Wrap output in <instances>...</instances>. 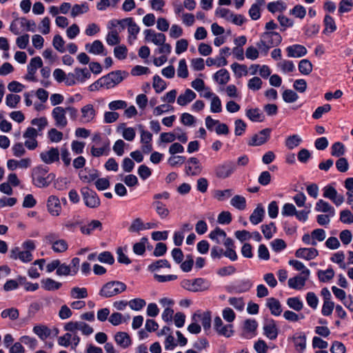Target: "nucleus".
Wrapping results in <instances>:
<instances>
[{"instance_id":"nucleus-64","label":"nucleus","mask_w":353,"mask_h":353,"mask_svg":"<svg viewBox=\"0 0 353 353\" xmlns=\"http://www.w3.org/2000/svg\"><path fill=\"white\" fill-rule=\"evenodd\" d=\"M65 41L62 37L59 34H56L52 40V46L53 47L59 52L63 53L65 51V48L64 47Z\"/></svg>"},{"instance_id":"nucleus-6","label":"nucleus","mask_w":353,"mask_h":353,"mask_svg":"<svg viewBox=\"0 0 353 353\" xmlns=\"http://www.w3.org/2000/svg\"><path fill=\"white\" fill-rule=\"evenodd\" d=\"M90 77L91 74L87 68H76L73 72L68 74L66 85L71 86L77 83H83Z\"/></svg>"},{"instance_id":"nucleus-20","label":"nucleus","mask_w":353,"mask_h":353,"mask_svg":"<svg viewBox=\"0 0 353 353\" xmlns=\"http://www.w3.org/2000/svg\"><path fill=\"white\" fill-rule=\"evenodd\" d=\"M192 321L201 323L204 330L208 331L211 327V314L210 312H195L192 316Z\"/></svg>"},{"instance_id":"nucleus-54","label":"nucleus","mask_w":353,"mask_h":353,"mask_svg":"<svg viewBox=\"0 0 353 353\" xmlns=\"http://www.w3.org/2000/svg\"><path fill=\"white\" fill-rule=\"evenodd\" d=\"M124 124H122L119 130H122V137L124 139L128 141H132L136 136L135 130L133 128H125Z\"/></svg>"},{"instance_id":"nucleus-56","label":"nucleus","mask_w":353,"mask_h":353,"mask_svg":"<svg viewBox=\"0 0 353 353\" xmlns=\"http://www.w3.org/2000/svg\"><path fill=\"white\" fill-rule=\"evenodd\" d=\"M70 296L75 299H85L88 296V291L85 288L74 287L70 290Z\"/></svg>"},{"instance_id":"nucleus-53","label":"nucleus","mask_w":353,"mask_h":353,"mask_svg":"<svg viewBox=\"0 0 353 353\" xmlns=\"http://www.w3.org/2000/svg\"><path fill=\"white\" fill-rule=\"evenodd\" d=\"M345 254L343 251H339L332 254L330 261L333 263H337L341 269H345L347 265L344 262Z\"/></svg>"},{"instance_id":"nucleus-2","label":"nucleus","mask_w":353,"mask_h":353,"mask_svg":"<svg viewBox=\"0 0 353 353\" xmlns=\"http://www.w3.org/2000/svg\"><path fill=\"white\" fill-rule=\"evenodd\" d=\"M282 41L281 34L275 31L264 32L260 35L259 41L256 43L261 53L267 55L270 49L278 46Z\"/></svg>"},{"instance_id":"nucleus-59","label":"nucleus","mask_w":353,"mask_h":353,"mask_svg":"<svg viewBox=\"0 0 353 353\" xmlns=\"http://www.w3.org/2000/svg\"><path fill=\"white\" fill-rule=\"evenodd\" d=\"M345 152V148L341 142L334 143L331 148V154L334 157H341Z\"/></svg>"},{"instance_id":"nucleus-62","label":"nucleus","mask_w":353,"mask_h":353,"mask_svg":"<svg viewBox=\"0 0 353 353\" xmlns=\"http://www.w3.org/2000/svg\"><path fill=\"white\" fill-rule=\"evenodd\" d=\"M231 69L237 77H241L248 74L247 67L238 63H234L231 65Z\"/></svg>"},{"instance_id":"nucleus-18","label":"nucleus","mask_w":353,"mask_h":353,"mask_svg":"<svg viewBox=\"0 0 353 353\" xmlns=\"http://www.w3.org/2000/svg\"><path fill=\"white\" fill-rule=\"evenodd\" d=\"M143 34L145 41L151 42L156 46L163 44L166 40V37L164 34L157 32L152 29L145 30Z\"/></svg>"},{"instance_id":"nucleus-29","label":"nucleus","mask_w":353,"mask_h":353,"mask_svg":"<svg viewBox=\"0 0 353 353\" xmlns=\"http://www.w3.org/2000/svg\"><path fill=\"white\" fill-rule=\"evenodd\" d=\"M265 305L274 316H280L283 312L280 301L274 297L267 299Z\"/></svg>"},{"instance_id":"nucleus-58","label":"nucleus","mask_w":353,"mask_h":353,"mask_svg":"<svg viewBox=\"0 0 353 353\" xmlns=\"http://www.w3.org/2000/svg\"><path fill=\"white\" fill-rule=\"evenodd\" d=\"M106 43L110 46L117 45L121 42L119 33L117 30L110 31L105 37Z\"/></svg>"},{"instance_id":"nucleus-44","label":"nucleus","mask_w":353,"mask_h":353,"mask_svg":"<svg viewBox=\"0 0 353 353\" xmlns=\"http://www.w3.org/2000/svg\"><path fill=\"white\" fill-rule=\"evenodd\" d=\"M335 272L332 268H328L325 270H319L317 276L321 282L327 283L331 281L334 276Z\"/></svg>"},{"instance_id":"nucleus-9","label":"nucleus","mask_w":353,"mask_h":353,"mask_svg":"<svg viewBox=\"0 0 353 353\" xmlns=\"http://www.w3.org/2000/svg\"><path fill=\"white\" fill-rule=\"evenodd\" d=\"M67 332H74L79 330L83 334L88 336L93 333V328L84 321H69L64 325Z\"/></svg>"},{"instance_id":"nucleus-32","label":"nucleus","mask_w":353,"mask_h":353,"mask_svg":"<svg viewBox=\"0 0 353 353\" xmlns=\"http://www.w3.org/2000/svg\"><path fill=\"white\" fill-rule=\"evenodd\" d=\"M263 333L270 340H274L276 339L278 336V328L273 320L264 325Z\"/></svg>"},{"instance_id":"nucleus-17","label":"nucleus","mask_w":353,"mask_h":353,"mask_svg":"<svg viewBox=\"0 0 353 353\" xmlns=\"http://www.w3.org/2000/svg\"><path fill=\"white\" fill-rule=\"evenodd\" d=\"M271 130L265 128L258 134H254L248 141V145L252 146H259L265 143L270 137Z\"/></svg>"},{"instance_id":"nucleus-38","label":"nucleus","mask_w":353,"mask_h":353,"mask_svg":"<svg viewBox=\"0 0 353 353\" xmlns=\"http://www.w3.org/2000/svg\"><path fill=\"white\" fill-rule=\"evenodd\" d=\"M247 117L253 122H261L265 117L259 108H250L245 111Z\"/></svg>"},{"instance_id":"nucleus-34","label":"nucleus","mask_w":353,"mask_h":353,"mask_svg":"<svg viewBox=\"0 0 353 353\" xmlns=\"http://www.w3.org/2000/svg\"><path fill=\"white\" fill-rule=\"evenodd\" d=\"M314 210L316 212L330 213V215H335L334 208L328 202L323 199H319L316 202Z\"/></svg>"},{"instance_id":"nucleus-3","label":"nucleus","mask_w":353,"mask_h":353,"mask_svg":"<svg viewBox=\"0 0 353 353\" xmlns=\"http://www.w3.org/2000/svg\"><path fill=\"white\" fill-rule=\"evenodd\" d=\"M32 178L35 186L43 188L48 187L52 183L55 175L53 173H49L48 168L39 165L32 170Z\"/></svg>"},{"instance_id":"nucleus-4","label":"nucleus","mask_w":353,"mask_h":353,"mask_svg":"<svg viewBox=\"0 0 353 353\" xmlns=\"http://www.w3.org/2000/svg\"><path fill=\"white\" fill-rule=\"evenodd\" d=\"M181 286L188 291L197 292L208 290L210 287V283L203 278L183 279L181 282Z\"/></svg>"},{"instance_id":"nucleus-46","label":"nucleus","mask_w":353,"mask_h":353,"mask_svg":"<svg viewBox=\"0 0 353 353\" xmlns=\"http://www.w3.org/2000/svg\"><path fill=\"white\" fill-rule=\"evenodd\" d=\"M288 306L296 311L299 312L303 308V303L299 297H290L286 300Z\"/></svg>"},{"instance_id":"nucleus-21","label":"nucleus","mask_w":353,"mask_h":353,"mask_svg":"<svg viewBox=\"0 0 353 353\" xmlns=\"http://www.w3.org/2000/svg\"><path fill=\"white\" fill-rule=\"evenodd\" d=\"M41 161L46 164H52L59 159V151L57 148H51L39 154Z\"/></svg>"},{"instance_id":"nucleus-30","label":"nucleus","mask_w":353,"mask_h":353,"mask_svg":"<svg viewBox=\"0 0 353 353\" xmlns=\"http://www.w3.org/2000/svg\"><path fill=\"white\" fill-rule=\"evenodd\" d=\"M196 97V93L192 90L188 88L183 93L179 95L176 101L179 105L185 106L195 99Z\"/></svg>"},{"instance_id":"nucleus-15","label":"nucleus","mask_w":353,"mask_h":353,"mask_svg":"<svg viewBox=\"0 0 353 353\" xmlns=\"http://www.w3.org/2000/svg\"><path fill=\"white\" fill-rule=\"evenodd\" d=\"M310 272V270H305L303 274H299L294 277L290 278L288 280V286L294 290H301L305 285L307 280L309 278Z\"/></svg>"},{"instance_id":"nucleus-13","label":"nucleus","mask_w":353,"mask_h":353,"mask_svg":"<svg viewBox=\"0 0 353 353\" xmlns=\"http://www.w3.org/2000/svg\"><path fill=\"white\" fill-rule=\"evenodd\" d=\"M43 62L40 57H35L32 58L29 64L28 65L27 70L28 73L25 77V79L30 81H37V79L35 77L37 70L41 68Z\"/></svg>"},{"instance_id":"nucleus-35","label":"nucleus","mask_w":353,"mask_h":353,"mask_svg":"<svg viewBox=\"0 0 353 353\" xmlns=\"http://www.w3.org/2000/svg\"><path fill=\"white\" fill-rule=\"evenodd\" d=\"M114 340L117 345L123 348H126L131 345L130 336L124 332H119L114 336Z\"/></svg>"},{"instance_id":"nucleus-33","label":"nucleus","mask_w":353,"mask_h":353,"mask_svg":"<svg viewBox=\"0 0 353 353\" xmlns=\"http://www.w3.org/2000/svg\"><path fill=\"white\" fill-rule=\"evenodd\" d=\"M265 0H256L249 10V15L252 20H258L261 17V7L265 5Z\"/></svg>"},{"instance_id":"nucleus-37","label":"nucleus","mask_w":353,"mask_h":353,"mask_svg":"<svg viewBox=\"0 0 353 353\" xmlns=\"http://www.w3.org/2000/svg\"><path fill=\"white\" fill-rule=\"evenodd\" d=\"M41 288L47 291H54L59 289L62 284L55 280L46 278L41 281Z\"/></svg>"},{"instance_id":"nucleus-49","label":"nucleus","mask_w":353,"mask_h":353,"mask_svg":"<svg viewBox=\"0 0 353 353\" xmlns=\"http://www.w3.org/2000/svg\"><path fill=\"white\" fill-rule=\"evenodd\" d=\"M277 67L283 73L292 72L295 70L294 64L292 61L283 59L277 63Z\"/></svg>"},{"instance_id":"nucleus-7","label":"nucleus","mask_w":353,"mask_h":353,"mask_svg":"<svg viewBox=\"0 0 353 353\" xmlns=\"http://www.w3.org/2000/svg\"><path fill=\"white\" fill-rule=\"evenodd\" d=\"M236 170L234 161L227 160L218 164L214 168V174L218 179H225L230 177Z\"/></svg>"},{"instance_id":"nucleus-39","label":"nucleus","mask_w":353,"mask_h":353,"mask_svg":"<svg viewBox=\"0 0 353 353\" xmlns=\"http://www.w3.org/2000/svg\"><path fill=\"white\" fill-rule=\"evenodd\" d=\"M252 283L248 280H242L235 283L232 287V291L235 293H243L250 290L252 288Z\"/></svg>"},{"instance_id":"nucleus-55","label":"nucleus","mask_w":353,"mask_h":353,"mask_svg":"<svg viewBox=\"0 0 353 353\" xmlns=\"http://www.w3.org/2000/svg\"><path fill=\"white\" fill-rule=\"evenodd\" d=\"M148 243V239L146 237L141 239L139 242H137L133 245V252L137 255H143L145 252V245Z\"/></svg>"},{"instance_id":"nucleus-51","label":"nucleus","mask_w":353,"mask_h":353,"mask_svg":"<svg viewBox=\"0 0 353 353\" xmlns=\"http://www.w3.org/2000/svg\"><path fill=\"white\" fill-rule=\"evenodd\" d=\"M306 8L300 4L294 6L292 9L290 10L289 14L294 16L296 18L303 19L306 15Z\"/></svg>"},{"instance_id":"nucleus-16","label":"nucleus","mask_w":353,"mask_h":353,"mask_svg":"<svg viewBox=\"0 0 353 353\" xmlns=\"http://www.w3.org/2000/svg\"><path fill=\"white\" fill-rule=\"evenodd\" d=\"M323 196L331 200L336 206L341 205L344 202V196L339 194L334 187L327 185L323 188Z\"/></svg>"},{"instance_id":"nucleus-10","label":"nucleus","mask_w":353,"mask_h":353,"mask_svg":"<svg viewBox=\"0 0 353 353\" xmlns=\"http://www.w3.org/2000/svg\"><path fill=\"white\" fill-rule=\"evenodd\" d=\"M213 325L214 329L220 336L230 338L234 334L233 325L232 324L224 325L219 316L214 318Z\"/></svg>"},{"instance_id":"nucleus-36","label":"nucleus","mask_w":353,"mask_h":353,"mask_svg":"<svg viewBox=\"0 0 353 353\" xmlns=\"http://www.w3.org/2000/svg\"><path fill=\"white\" fill-rule=\"evenodd\" d=\"M94 230H102V224L98 220H92L88 225H81L80 228L81 232L87 235L90 234Z\"/></svg>"},{"instance_id":"nucleus-25","label":"nucleus","mask_w":353,"mask_h":353,"mask_svg":"<svg viewBox=\"0 0 353 353\" xmlns=\"http://www.w3.org/2000/svg\"><path fill=\"white\" fill-rule=\"evenodd\" d=\"M319 254V252L314 248H303L296 250L295 256L297 258L303 259L307 261L314 259Z\"/></svg>"},{"instance_id":"nucleus-41","label":"nucleus","mask_w":353,"mask_h":353,"mask_svg":"<svg viewBox=\"0 0 353 353\" xmlns=\"http://www.w3.org/2000/svg\"><path fill=\"white\" fill-rule=\"evenodd\" d=\"M267 8L271 13H275L277 12H282L287 9V4L281 0L270 2Z\"/></svg>"},{"instance_id":"nucleus-63","label":"nucleus","mask_w":353,"mask_h":353,"mask_svg":"<svg viewBox=\"0 0 353 353\" xmlns=\"http://www.w3.org/2000/svg\"><path fill=\"white\" fill-rule=\"evenodd\" d=\"M63 133L57 128H51L48 132V137L51 142L59 143L63 139Z\"/></svg>"},{"instance_id":"nucleus-60","label":"nucleus","mask_w":353,"mask_h":353,"mask_svg":"<svg viewBox=\"0 0 353 353\" xmlns=\"http://www.w3.org/2000/svg\"><path fill=\"white\" fill-rule=\"evenodd\" d=\"M161 268H170L171 265L166 259L156 261L148 265V270L151 272L157 271Z\"/></svg>"},{"instance_id":"nucleus-22","label":"nucleus","mask_w":353,"mask_h":353,"mask_svg":"<svg viewBox=\"0 0 353 353\" xmlns=\"http://www.w3.org/2000/svg\"><path fill=\"white\" fill-rule=\"evenodd\" d=\"M202 167L199 161L195 157L190 158L185 166V172L189 176H197L201 174Z\"/></svg>"},{"instance_id":"nucleus-26","label":"nucleus","mask_w":353,"mask_h":353,"mask_svg":"<svg viewBox=\"0 0 353 353\" xmlns=\"http://www.w3.org/2000/svg\"><path fill=\"white\" fill-rule=\"evenodd\" d=\"M121 23H126L128 26V31L129 33L128 41L130 44L137 39V35L140 31L139 27L133 21L132 18H127L123 19Z\"/></svg>"},{"instance_id":"nucleus-1","label":"nucleus","mask_w":353,"mask_h":353,"mask_svg":"<svg viewBox=\"0 0 353 353\" xmlns=\"http://www.w3.org/2000/svg\"><path fill=\"white\" fill-rule=\"evenodd\" d=\"M67 114H69L70 119L74 121L77 119L78 110L73 106H56L52 109L51 117L57 128L64 129L68 125Z\"/></svg>"},{"instance_id":"nucleus-40","label":"nucleus","mask_w":353,"mask_h":353,"mask_svg":"<svg viewBox=\"0 0 353 353\" xmlns=\"http://www.w3.org/2000/svg\"><path fill=\"white\" fill-rule=\"evenodd\" d=\"M152 205L154 208L157 214L161 219H164L168 216L170 211L166 205L161 201H153Z\"/></svg>"},{"instance_id":"nucleus-47","label":"nucleus","mask_w":353,"mask_h":353,"mask_svg":"<svg viewBox=\"0 0 353 353\" xmlns=\"http://www.w3.org/2000/svg\"><path fill=\"white\" fill-rule=\"evenodd\" d=\"M295 348L299 352H303L306 347V337L305 334H300L293 337Z\"/></svg>"},{"instance_id":"nucleus-11","label":"nucleus","mask_w":353,"mask_h":353,"mask_svg":"<svg viewBox=\"0 0 353 353\" xmlns=\"http://www.w3.org/2000/svg\"><path fill=\"white\" fill-rule=\"evenodd\" d=\"M80 112L79 121L81 123H90L95 121L97 112L92 104L88 103L83 105L81 107Z\"/></svg>"},{"instance_id":"nucleus-50","label":"nucleus","mask_w":353,"mask_h":353,"mask_svg":"<svg viewBox=\"0 0 353 353\" xmlns=\"http://www.w3.org/2000/svg\"><path fill=\"white\" fill-rule=\"evenodd\" d=\"M277 20L281 26V31H285L288 28L293 27L294 24V21L292 19L284 14L278 15Z\"/></svg>"},{"instance_id":"nucleus-57","label":"nucleus","mask_w":353,"mask_h":353,"mask_svg":"<svg viewBox=\"0 0 353 353\" xmlns=\"http://www.w3.org/2000/svg\"><path fill=\"white\" fill-rule=\"evenodd\" d=\"M33 332L41 340L46 339L50 334V330L43 325H36L33 327Z\"/></svg>"},{"instance_id":"nucleus-19","label":"nucleus","mask_w":353,"mask_h":353,"mask_svg":"<svg viewBox=\"0 0 353 353\" xmlns=\"http://www.w3.org/2000/svg\"><path fill=\"white\" fill-rule=\"evenodd\" d=\"M10 258L12 260L19 259L21 262L27 263L33 259L32 253L24 250H21L19 247H14L10 250Z\"/></svg>"},{"instance_id":"nucleus-14","label":"nucleus","mask_w":353,"mask_h":353,"mask_svg":"<svg viewBox=\"0 0 353 353\" xmlns=\"http://www.w3.org/2000/svg\"><path fill=\"white\" fill-rule=\"evenodd\" d=\"M48 212L52 216H58L61 214L62 208L60 200L55 195H50L46 201Z\"/></svg>"},{"instance_id":"nucleus-45","label":"nucleus","mask_w":353,"mask_h":353,"mask_svg":"<svg viewBox=\"0 0 353 353\" xmlns=\"http://www.w3.org/2000/svg\"><path fill=\"white\" fill-rule=\"evenodd\" d=\"M301 142L302 139L299 135L293 134L286 138L285 141V145L289 150H293L294 148L298 147Z\"/></svg>"},{"instance_id":"nucleus-5","label":"nucleus","mask_w":353,"mask_h":353,"mask_svg":"<svg viewBox=\"0 0 353 353\" xmlns=\"http://www.w3.org/2000/svg\"><path fill=\"white\" fill-rule=\"evenodd\" d=\"M126 288V285L123 282L110 281L103 285L99 295L103 298H110L124 292Z\"/></svg>"},{"instance_id":"nucleus-28","label":"nucleus","mask_w":353,"mask_h":353,"mask_svg":"<svg viewBox=\"0 0 353 353\" xmlns=\"http://www.w3.org/2000/svg\"><path fill=\"white\" fill-rule=\"evenodd\" d=\"M54 237V234H51L47 236V239L52 244V249L54 252L60 253L63 252L67 250L68 245L64 239H59L56 241H53Z\"/></svg>"},{"instance_id":"nucleus-23","label":"nucleus","mask_w":353,"mask_h":353,"mask_svg":"<svg viewBox=\"0 0 353 353\" xmlns=\"http://www.w3.org/2000/svg\"><path fill=\"white\" fill-rule=\"evenodd\" d=\"M288 57L300 58L307 53L306 48L300 44L289 46L285 49Z\"/></svg>"},{"instance_id":"nucleus-61","label":"nucleus","mask_w":353,"mask_h":353,"mask_svg":"<svg viewBox=\"0 0 353 353\" xmlns=\"http://www.w3.org/2000/svg\"><path fill=\"white\" fill-rule=\"evenodd\" d=\"M276 226L275 224L272 222L268 225H261V231L264 235V236L270 239L272 237L273 234L276 232Z\"/></svg>"},{"instance_id":"nucleus-31","label":"nucleus","mask_w":353,"mask_h":353,"mask_svg":"<svg viewBox=\"0 0 353 353\" xmlns=\"http://www.w3.org/2000/svg\"><path fill=\"white\" fill-rule=\"evenodd\" d=\"M265 216V210L261 204H259L250 216V221L253 225H257L263 221Z\"/></svg>"},{"instance_id":"nucleus-8","label":"nucleus","mask_w":353,"mask_h":353,"mask_svg":"<svg viewBox=\"0 0 353 353\" xmlns=\"http://www.w3.org/2000/svg\"><path fill=\"white\" fill-rule=\"evenodd\" d=\"M127 76L128 73L126 72L117 70L102 77L104 80L105 88L110 89L114 88L121 83Z\"/></svg>"},{"instance_id":"nucleus-42","label":"nucleus","mask_w":353,"mask_h":353,"mask_svg":"<svg viewBox=\"0 0 353 353\" xmlns=\"http://www.w3.org/2000/svg\"><path fill=\"white\" fill-rule=\"evenodd\" d=\"M213 79L219 84L224 85L230 81V77L227 70L221 69L214 74Z\"/></svg>"},{"instance_id":"nucleus-43","label":"nucleus","mask_w":353,"mask_h":353,"mask_svg":"<svg viewBox=\"0 0 353 353\" xmlns=\"http://www.w3.org/2000/svg\"><path fill=\"white\" fill-rule=\"evenodd\" d=\"M209 237L217 244L222 243L226 237V233L219 228H216L209 234Z\"/></svg>"},{"instance_id":"nucleus-27","label":"nucleus","mask_w":353,"mask_h":353,"mask_svg":"<svg viewBox=\"0 0 353 353\" xmlns=\"http://www.w3.org/2000/svg\"><path fill=\"white\" fill-rule=\"evenodd\" d=\"M258 323L254 319H247L244 321L243 336L246 339H251L256 335L255 331Z\"/></svg>"},{"instance_id":"nucleus-52","label":"nucleus","mask_w":353,"mask_h":353,"mask_svg":"<svg viewBox=\"0 0 353 353\" xmlns=\"http://www.w3.org/2000/svg\"><path fill=\"white\" fill-rule=\"evenodd\" d=\"M299 72L303 75L310 74L313 68L312 63L307 59H302L300 61L299 65Z\"/></svg>"},{"instance_id":"nucleus-12","label":"nucleus","mask_w":353,"mask_h":353,"mask_svg":"<svg viewBox=\"0 0 353 353\" xmlns=\"http://www.w3.org/2000/svg\"><path fill=\"white\" fill-rule=\"evenodd\" d=\"M81 192L86 206L94 208L100 205V199L94 191L88 188H83L81 189Z\"/></svg>"},{"instance_id":"nucleus-24","label":"nucleus","mask_w":353,"mask_h":353,"mask_svg":"<svg viewBox=\"0 0 353 353\" xmlns=\"http://www.w3.org/2000/svg\"><path fill=\"white\" fill-rule=\"evenodd\" d=\"M85 48L89 53L95 55L105 56L107 54L105 47L100 40H95L92 43H86Z\"/></svg>"},{"instance_id":"nucleus-48","label":"nucleus","mask_w":353,"mask_h":353,"mask_svg":"<svg viewBox=\"0 0 353 353\" xmlns=\"http://www.w3.org/2000/svg\"><path fill=\"white\" fill-rule=\"evenodd\" d=\"M230 204L239 210H243L246 208V199L241 195H235L230 201Z\"/></svg>"}]
</instances>
